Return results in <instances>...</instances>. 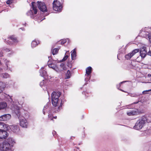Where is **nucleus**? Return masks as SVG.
Masks as SVG:
<instances>
[{
	"label": "nucleus",
	"mask_w": 151,
	"mask_h": 151,
	"mask_svg": "<svg viewBox=\"0 0 151 151\" xmlns=\"http://www.w3.org/2000/svg\"><path fill=\"white\" fill-rule=\"evenodd\" d=\"M14 143L12 139H9V142L6 141L3 142L0 144V150L3 151H12L11 148Z\"/></svg>",
	"instance_id": "nucleus-1"
},
{
	"label": "nucleus",
	"mask_w": 151,
	"mask_h": 151,
	"mask_svg": "<svg viewBox=\"0 0 151 151\" xmlns=\"http://www.w3.org/2000/svg\"><path fill=\"white\" fill-rule=\"evenodd\" d=\"M60 95V92H53L51 94L52 101V105L55 106H57L58 103V98Z\"/></svg>",
	"instance_id": "nucleus-2"
},
{
	"label": "nucleus",
	"mask_w": 151,
	"mask_h": 151,
	"mask_svg": "<svg viewBox=\"0 0 151 151\" xmlns=\"http://www.w3.org/2000/svg\"><path fill=\"white\" fill-rule=\"evenodd\" d=\"M146 121V118L145 116L142 117L141 119L137 122L134 127V129L137 130L141 129Z\"/></svg>",
	"instance_id": "nucleus-3"
},
{
	"label": "nucleus",
	"mask_w": 151,
	"mask_h": 151,
	"mask_svg": "<svg viewBox=\"0 0 151 151\" xmlns=\"http://www.w3.org/2000/svg\"><path fill=\"white\" fill-rule=\"evenodd\" d=\"M35 2H32V7L30 10L28 11L27 13V16H30L32 18L34 17V15L37 14V9L36 6L34 5Z\"/></svg>",
	"instance_id": "nucleus-4"
},
{
	"label": "nucleus",
	"mask_w": 151,
	"mask_h": 151,
	"mask_svg": "<svg viewBox=\"0 0 151 151\" xmlns=\"http://www.w3.org/2000/svg\"><path fill=\"white\" fill-rule=\"evenodd\" d=\"M62 6L60 2L58 0H54L52 3V8L53 10L58 12L61 11Z\"/></svg>",
	"instance_id": "nucleus-5"
},
{
	"label": "nucleus",
	"mask_w": 151,
	"mask_h": 151,
	"mask_svg": "<svg viewBox=\"0 0 151 151\" xmlns=\"http://www.w3.org/2000/svg\"><path fill=\"white\" fill-rule=\"evenodd\" d=\"M9 40H8V43L9 45H16L19 42L17 37L14 35L9 36L8 37Z\"/></svg>",
	"instance_id": "nucleus-6"
},
{
	"label": "nucleus",
	"mask_w": 151,
	"mask_h": 151,
	"mask_svg": "<svg viewBox=\"0 0 151 151\" xmlns=\"http://www.w3.org/2000/svg\"><path fill=\"white\" fill-rule=\"evenodd\" d=\"M38 3L37 4L38 7L41 11L42 12H47V9L45 4L43 2L39 1L37 2Z\"/></svg>",
	"instance_id": "nucleus-7"
},
{
	"label": "nucleus",
	"mask_w": 151,
	"mask_h": 151,
	"mask_svg": "<svg viewBox=\"0 0 151 151\" xmlns=\"http://www.w3.org/2000/svg\"><path fill=\"white\" fill-rule=\"evenodd\" d=\"M138 49H136L134 50L131 52L128 53L126 55L125 57V58L127 60L130 59L132 56L135 55L139 51Z\"/></svg>",
	"instance_id": "nucleus-8"
},
{
	"label": "nucleus",
	"mask_w": 151,
	"mask_h": 151,
	"mask_svg": "<svg viewBox=\"0 0 151 151\" xmlns=\"http://www.w3.org/2000/svg\"><path fill=\"white\" fill-rule=\"evenodd\" d=\"M20 124V126L23 127H27L28 123L27 120L23 117L19 118Z\"/></svg>",
	"instance_id": "nucleus-9"
},
{
	"label": "nucleus",
	"mask_w": 151,
	"mask_h": 151,
	"mask_svg": "<svg viewBox=\"0 0 151 151\" xmlns=\"http://www.w3.org/2000/svg\"><path fill=\"white\" fill-rule=\"evenodd\" d=\"M140 55L142 59H144L146 56L147 52L146 50L143 47L141 48L139 51Z\"/></svg>",
	"instance_id": "nucleus-10"
},
{
	"label": "nucleus",
	"mask_w": 151,
	"mask_h": 151,
	"mask_svg": "<svg viewBox=\"0 0 151 151\" xmlns=\"http://www.w3.org/2000/svg\"><path fill=\"white\" fill-rule=\"evenodd\" d=\"M11 118V115L9 114L4 115L0 116V121H6L9 120Z\"/></svg>",
	"instance_id": "nucleus-11"
},
{
	"label": "nucleus",
	"mask_w": 151,
	"mask_h": 151,
	"mask_svg": "<svg viewBox=\"0 0 151 151\" xmlns=\"http://www.w3.org/2000/svg\"><path fill=\"white\" fill-rule=\"evenodd\" d=\"M8 136L7 132L4 130H0V139H4Z\"/></svg>",
	"instance_id": "nucleus-12"
},
{
	"label": "nucleus",
	"mask_w": 151,
	"mask_h": 151,
	"mask_svg": "<svg viewBox=\"0 0 151 151\" xmlns=\"http://www.w3.org/2000/svg\"><path fill=\"white\" fill-rule=\"evenodd\" d=\"M6 87V85L5 83L3 82H0V93Z\"/></svg>",
	"instance_id": "nucleus-13"
},
{
	"label": "nucleus",
	"mask_w": 151,
	"mask_h": 151,
	"mask_svg": "<svg viewBox=\"0 0 151 151\" xmlns=\"http://www.w3.org/2000/svg\"><path fill=\"white\" fill-rule=\"evenodd\" d=\"M71 59L73 60L75 59L76 57V49H73L71 52Z\"/></svg>",
	"instance_id": "nucleus-14"
},
{
	"label": "nucleus",
	"mask_w": 151,
	"mask_h": 151,
	"mask_svg": "<svg viewBox=\"0 0 151 151\" xmlns=\"http://www.w3.org/2000/svg\"><path fill=\"white\" fill-rule=\"evenodd\" d=\"M92 71V68L91 66L87 67L86 69V73L88 75H90Z\"/></svg>",
	"instance_id": "nucleus-15"
},
{
	"label": "nucleus",
	"mask_w": 151,
	"mask_h": 151,
	"mask_svg": "<svg viewBox=\"0 0 151 151\" xmlns=\"http://www.w3.org/2000/svg\"><path fill=\"white\" fill-rule=\"evenodd\" d=\"M7 106V104L5 102H0V110L5 108Z\"/></svg>",
	"instance_id": "nucleus-16"
},
{
	"label": "nucleus",
	"mask_w": 151,
	"mask_h": 151,
	"mask_svg": "<svg viewBox=\"0 0 151 151\" xmlns=\"http://www.w3.org/2000/svg\"><path fill=\"white\" fill-rule=\"evenodd\" d=\"M40 76H46L47 72L44 69H42L40 70Z\"/></svg>",
	"instance_id": "nucleus-17"
},
{
	"label": "nucleus",
	"mask_w": 151,
	"mask_h": 151,
	"mask_svg": "<svg viewBox=\"0 0 151 151\" xmlns=\"http://www.w3.org/2000/svg\"><path fill=\"white\" fill-rule=\"evenodd\" d=\"M39 41H36L35 40L33 41L31 43L32 47L33 48L35 47L39 44Z\"/></svg>",
	"instance_id": "nucleus-18"
},
{
	"label": "nucleus",
	"mask_w": 151,
	"mask_h": 151,
	"mask_svg": "<svg viewBox=\"0 0 151 151\" xmlns=\"http://www.w3.org/2000/svg\"><path fill=\"white\" fill-rule=\"evenodd\" d=\"M60 48H54L52 50V54L54 55L56 54L58 52Z\"/></svg>",
	"instance_id": "nucleus-19"
},
{
	"label": "nucleus",
	"mask_w": 151,
	"mask_h": 151,
	"mask_svg": "<svg viewBox=\"0 0 151 151\" xmlns=\"http://www.w3.org/2000/svg\"><path fill=\"white\" fill-rule=\"evenodd\" d=\"M11 128L14 132H16L18 129V127L17 126H12L11 127Z\"/></svg>",
	"instance_id": "nucleus-20"
},
{
	"label": "nucleus",
	"mask_w": 151,
	"mask_h": 151,
	"mask_svg": "<svg viewBox=\"0 0 151 151\" xmlns=\"http://www.w3.org/2000/svg\"><path fill=\"white\" fill-rule=\"evenodd\" d=\"M73 71H72L71 72L70 71L68 70L66 74V76H71V75L73 74Z\"/></svg>",
	"instance_id": "nucleus-21"
},
{
	"label": "nucleus",
	"mask_w": 151,
	"mask_h": 151,
	"mask_svg": "<svg viewBox=\"0 0 151 151\" xmlns=\"http://www.w3.org/2000/svg\"><path fill=\"white\" fill-rule=\"evenodd\" d=\"M136 113L135 112L131 111L130 112H128L127 114L129 116H131L135 115Z\"/></svg>",
	"instance_id": "nucleus-22"
},
{
	"label": "nucleus",
	"mask_w": 151,
	"mask_h": 151,
	"mask_svg": "<svg viewBox=\"0 0 151 151\" xmlns=\"http://www.w3.org/2000/svg\"><path fill=\"white\" fill-rule=\"evenodd\" d=\"M60 44L61 45H63L65 43L67 42V40L65 39H64L63 40H61L60 41Z\"/></svg>",
	"instance_id": "nucleus-23"
},
{
	"label": "nucleus",
	"mask_w": 151,
	"mask_h": 151,
	"mask_svg": "<svg viewBox=\"0 0 151 151\" xmlns=\"http://www.w3.org/2000/svg\"><path fill=\"white\" fill-rule=\"evenodd\" d=\"M4 124L3 123L0 122V130H2V129L4 126Z\"/></svg>",
	"instance_id": "nucleus-24"
},
{
	"label": "nucleus",
	"mask_w": 151,
	"mask_h": 151,
	"mask_svg": "<svg viewBox=\"0 0 151 151\" xmlns=\"http://www.w3.org/2000/svg\"><path fill=\"white\" fill-rule=\"evenodd\" d=\"M68 58V55H65L61 60V61H64L66 60Z\"/></svg>",
	"instance_id": "nucleus-25"
},
{
	"label": "nucleus",
	"mask_w": 151,
	"mask_h": 151,
	"mask_svg": "<svg viewBox=\"0 0 151 151\" xmlns=\"http://www.w3.org/2000/svg\"><path fill=\"white\" fill-rule=\"evenodd\" d=\"M6 3L8 4H10L12 3V1H10L9 0H8L6 1Z\"/></svg>",
	"instance_id": "nucleus-26"
},
{
	"label": "nucleus",
	"mask_w": 151,
	"mask_h": 151,
	"mask_svg": "<svg viewBox=\"0 0 151 151\" xmlns=\"http://www.w3.org/2000/svg\"><path fill=\"white\" fill-rule=\"evenodd\" d=\"M151 91V89H150L149 90H148L145 91H143L142 93L144 94H145L146 93V92H148V91Z\"/></svg>",
	"instance_id": "nucleus-27"
},
{
	"label": "nucleus",
	"mask_w": 151,
	"mask_h": 151,
	"mask_svg": "<svg viewBox=\"0 0 151 151\" xmlns=\"http://www.w3.org/2000/svg\"><path fill=\"white\" fill-rule=\"evenodd\" d=\"M135 63V62H133V63H132V66H134V67H136V65L134 63Z\"/></svg>",
	"instance_id": "nucleus-28"
},
{
	"label": "nucleus",
	"mask_w": 151,
	"mask_h": 151,
	"mask_svg": "<svg viewBox=\"0 0 151 151\" xmlns=\"http://www.w3.org/2000/svg\"><path fill=\"white\" fill-rule=\"evenodd\" d=\"M139 57H138L137 58L136 60H137V61L138 62H140V61H142V60H139Z\"/></svg>",
	"instance_id": "nucleus-29"
},
{
	"label": "nucleus",
	"mask_w": 151,
	"mask_h": 151,
	"mask_svg": "<svg viewBox=\"0 0 151 151\" xmlns=\"http://www.w3.org/2000/svg\"><path fill=\"white\" fill-rule=\"evenodd\" d=\"M126 81H123V82H121V83L119 85H118V86H117V87L118 88V89H119V87H120V84H121L122 83H123V82H126Z\"/></svg>",
	"instance_id": "nucleus-30"
},
{
	"label": "nucleus",
	"mask_w": 151,
	"mask_h": 151,
	"mask_svg": "<svg viewBox=\"0 0 151 151\" xmlns=\"http://www.w3.org/2000/svg\"><path fill=\"white\" fill-rule=\"evenodd\" d=\"M149 40L150 43H151V37L150 38V37H149Z\"/></svg>",
	"instance_id": "nucleus-31"
},
{
	"label": "nucleus",
	"mask_w": 151,
	"mask_h": 151,
	"mask_svg": "<svg viewBox=\"0 0 151 151\" xmlns=\"http://www.w3.org/2000/svg\"><path fill=\"white\" fill-rule=\"evenodd\" d=\"M67 78H70V76H67Z\"/></svg>",
	"instance_id": "nucleus-32"
},
{
	"label": "nucleus",
	"mask_w": 151,
	"mask_h": 151,
	"mask_svg": "<svg viewBox=\"0 0 151 151\" xmlns=\"http://www.w3.org/2000/svg\"><path fill=\"white\" fill-rule=\"evenodd\" d=\"M10 1H12V3L14 1V0H9Z\"/></svg>",
	"instance_id": "nucleus-33"
},
{
	"label": "nucleus",
	"mask_w": 151,
	"mask_h": 151,
	"mask_svg": "<svg viewBox=\"0 0 151 151\" xmlns=\"http://www.w3.org/2000/svg\"><path fill=\"white\" fill-rule=\"evenodd\" d=\"M52 65V64H51V65H49V67H51V68H52V67H51V65Z\"/></svg>",
	"instance_id": "nucleus-34"
},
{
	"label": "nucleus",
	"mask_w": 151,
	"mask_h": 151,
	"mask_svg": "<svg viewBox=\"0 0 151 151\" xmlns=\"http://www.w3.org/2000/svg\"><path fill=\"white\" fill-rule=\"evenodd\" d=\"M120 90L121 91H123V92H125V91H124V90H122V89H120Z\"/></svg>",
	"instance_id": "nucleus-35"
},
{
	"label": "nucleus",
	"mask_w": 151,
	"mask_h": 151,
	"mask_svg": "<svg viewBox=\"0 0 151 151\" xmlns=\"http://www.w3.org/2000/svg\"><path fill=\"white\" fill-rule=\"evenodd\" d=\"M56 118H57L56 116H55V117H54V118L55 119H56Z\"/></svg>",
	"instance_id": "nucleus-36"
},
{
	"label": "nucleus",
	"mask_w": 151,
	"mask_h": 151,
	"mask_svg": "<svg viewBox=\"0 0 151 151\" xmlns=\"http://www.w3.org/2000/svg\"><path fill=\"white\" fill-rule=\"evenodd\" d=\"M147 76H151V74H148Z\"/></svg>",
	"instance_id": "nucleus-37"
},
{
	"label": "nucleus",
	"mask_w": 151,
	"mask_h": 151,
	"mask_svg": "<svg viewBox=\"0 0 151 151\" xmlns=\"http://www.w3.org/2000/svg\"><path fill=\"white\" fill-rule=\"evenodd\" d=\"M5 76H6L7 75V74H6V73H5Z\"/></svg>",
	"instance_id": "nucleus-38"
},
{
	"label": "nucleus",
	"mask_w": 151,
	"mask_h": 151,
	"mask_svg": "<svg viewBox=\"0 0 151 151\" xmlns=\"http://www.w3.org/2000/svg\"><path fill=\"white\" fill-rule=\"evenodd\" d=\"M9 50V51H10V50H9V49H8Z\"/></svg>",
	"instance_id": "nucleus-39"
}]
</instances>
